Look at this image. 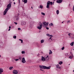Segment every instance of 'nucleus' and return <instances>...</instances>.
<instances>
[{"label": "nucleus", "instance_id": "f257e3e1", "mask_svg": "<svg viewBox=\"0 0 74 74\" xmlns=\"http://www.w3.org/2000/svg\"><path fill=\"white\" fill-rule=\"evenodd\" d=\"M10 3L8 4L7 6V8L5 9V11L3 12L4 15H5L6 14H7V11H8L9 9L11 8V3L12 2H11V0H10Z\"/></svg>", "mask_w": 74, "mask_h": 74}, {"label": "nucleus", "instance_id": "f03ea898", "mask_svg": "<svg viewBox=\"0 0 74 74\" xmlns=\"http://www.w3.org/2000/svg\"><path fill=\"white\" fill-rule=\"evenodd\" d=\"M50 4L51 5H52L53 4L52 2H50V1H49L47 3V6L46 8H49V5H50Z\"/></svg>", "mask_w": 74, "mask_h": 74}, {"label": "nucleus", "instance_id": "7ed1b4c3", "mask_svg": "<svg viewBox=\"0 0 74 74\" xmlns=\"http://www.w3.org/2000/svg\"><path fill=\"white\" fill-rule=\"evenodd\" d=\"M39 25L37 27V28L39 30H41L42 29V24L41 23V22H39Z\"/></svg>", "mask_w": 74, "mask_h": 74}, {"label": "nucleus", "instance_id": "20e7f679", "mask_svg": "<svg viewBox=\"0 0 74 74\" xmlns=\"http://www.w3.org/2000/svg\"><path fill=\"white\" fill-rule=\"evenodd\" d=\"M44 65H40L39 66V67L40 68V70H41V71H44V69H44Z\"/></svg>", "mask_w": 74, "mask_h": 74}, {"label": "nucleus", "instance_id": "39448f33", "mask_svg": "<svg viewBox=\"0 0 74 74\" xmlns=\"http://www.w3.org/2000/svg\"><path fill=\"white\" fill-rule=\"evenodd\" d=\"M43 68H44V69L48 70L49 69H50L51 68V66H49L47 67L46 66H43Z\"/></svg>", "mask_w": 74, "mask_h": 74}, {"label": "nucleus", "instance_id": "423d86ee", "mask_svg": "<svg viewBox=\"0 0 74 74\" xmlns=\"http://www.w3.org/2000/svg\"><path fill=\"white\" fill-rule=\"evenodd\" d=\"M42 23L45 26L47 27L48 26V25L49 24V23H46V22H43Z\"/></svg>", "mask_w": 74, "mask_h": 74}, {"label": "nucleus", "instance_id": "0eeeda50", "mask_svg": "<svg viewBox=\"0 0 74 74\" xmlns=\"http://www.w3.org/2000/svg\"><path fill=\"white\" fill-rule=\"evenodd\" d=\"M45 61H46L47 62V61H48L49 60V56L48 55H47V57L45 58Z\"/></svg>", "mask_w": 74, "mask_h": 74}, {"label": "nucleus", "instance_id": "6e6552de", "mask_svg": "<svg viewBox=\"0 0 74 74\" xmlns=\"http://www.w3.org/2000/svg\"><path fill=\"white\" fill-rule=\"evenodd\" d=\"M45 58L44 57L42 56L41 57V60L43 62H44V61H45Z\"/></svg>", "mask_w": 74, "mask_h": 74}, {"label": "nucleus", "instance_id": "1a4fd4ad", "mask_svg": "<svg viewBox=\"0 0 74 74\" xmlns=\"http://www.w3.org/2000/svg\"><path fill=\"white\" fill-rule=\"evenodd\" d=\"M21 62L23 63H26V60H25V58L23 57L22 58Z\"/></svg>", "mask_w": 74, "mask_h": 74}, {"label": "nucleus", "instance_id": "9d476101", "mask_svg": "<svg viewBox=\"0 0 74 74\" xmlns=\"http://www.w3.org/2000/svg\"><path fill=\"white\" fill-rule=\"evenodd\" d=\"M62 1H63L62 0H57L56 2L57 3H61L62 2Z\"/></svg>", "mask_w": 74, "mask_h": 74}, {"label": "nucleus", "instance_id": "9b49d317", "mask_svg": "<svg viewBox=\"0 0 74 74\" xmlns=\"http://www.w3.org/2000/svg\"><path fill=\"white\" fill-rule=\"evenodd\" d=\"M26 24V22L23 21H21V25H25Z\"/></svg>", "mask_w": 74, "mask_h": 74}, {"label": "nucleus", "instance_id": "f8f14e48", "mask_svg": "<svg viewBox=\"0 0 74 74\" xmlns=\"http://www.w3.org/2000/svg\"><path fill=\"white\" fill-rule=\"evenodd\" d=\"M15 17L16 18V21H19V16H15Z\"/></svg>", "mask_w": 74, "mask_h": 74}, {"label": "nucleus", "instance_id": "ddd939ff", "mask_svg": "<svg viewBox=\"0 0 74 74\" xmlns=\"http://www.w3.org/2000/svg\"><path fill=\"white\" fill-rule=\"evenodd\" d=\"M30 28H32L33 26V22H31L30 23Z\"/></svg>", "mask_w": 74, "mask_h": 74}, {"label": "nucleus", "instance_id": "4468645a", "mask_svg": "<svg viewBox=\"0 0 74 74\" xmlns=\"http://www.w3.org/2000/svg\"><path fill=\"white\" fill-rule=\"evenodd\" d=\"M56 68L59 69H60V67L59 66V65L58 64L56 65Z\"/></svg>", "mask_w": 74, "mask_h": 74}, {"label": "nucleus", "instance_id": "2eb2a0df", "mask_svg": "<svg viewBox=\"0 0 74 74\" xmlns=\"http://www.w3.org/2000/svg\"><path fill=\"white\" fill-rule=\"evenodd\" d=\"M3 72V69L2 68H0V74H1Z\"/></svg>", "mask_w": 74, "mask_h": 74}, {"label": "nucleus", "instance_id": "dca6fc26", "mask_svg": "<svg viewBox=\"0 0 74 74\" xmlns=\"http://www.w3.org/2000/svg\"><path fill=\"white\" fill-rule=\"evenodd\" d=\"M23 2L24 3V4H26L27 2V0H24Z\"/></svg>", "mask_w": 74, "mask_h": 74}, {"label": "nucleus", "instance_id": "f3484780", "mask_svg": "<svg viewBox=\"0 0 74 74\" xmlns=\"http://www.w3.org/2000/svg\"><path fill=\"white\" fill-rule=\"evenodd\" d=\"M70 45L71 46H73L74 45V42H71V43L70 44Z\"/></svg>", "mask_w": 74, "mask_h": 74}, {"label": "nucleus", "instance_id": "a211bd4d", "mask_svg": "<svg viewBox=\"0 0 74 74\" xmlns=\"http://www.w3.org/2000/svg\"><path fill=\"white\" fill-rule=\"evenodd\" d=\"M71 35L72 36H73L72 37V38L74 39V34L71 33Z\"/></svg>", "mask_w": 74, "mask_h": 74}, {"label": "nucleus", "instance_id": "6ab92c4d", "mask_svg": "<svg viewBox=\"0 0 74 74\" xmlns=\"http://www.w3.org/2000/svg\"><path fill=\"white\" fill-rule=\"evenodd\" d=\"M44 40L42 39L40 41L41 43L42 44V43H44Z\"/></svg>", "mask_w": 74, "mask_h": 74}, {"label": "nucleus", "instance_id": "aec40b11", "mask_svg": "<svg viewBox=\"0 0 74 74\" xmlns=\"http://www.w3.org/2000/svg\"><path fill=\"white\" fill-rule=\"evenodd\" d=\"M59 64L60 65H61V64H63V62L62 61H60L59 63Z\"/></svg>", "mask_w": 74, "mask_h": 74}, {"label": "nucleus", "instance_id": "412c9836", "mask_svg": "<svg viewBox=\"0 0 74 74\" xmlns=\"http://www.w3.org/2000/svg\"><path fill=\"white\" fill-rule=\"evenodd\" d=\"M49 54H52V51H51V50H49Z\"/></svg>", "mask_w": 74, "mask_h": 74}, {"label": "nucleus", "instance_id": "4be33fe9", "mask_svg": "<svg viewBox=\"0 0 74 74\" xmlns=\"http://www.w3.org/2000/svg\"><path fill=\"white\" fill-rule=\"evenodd\" d=\"M56 13H57V15H58V14H59V10H57Z\"/></svg>", "mask_w": 74, "mask_h": 74}, {"label": "nucleus", "instance_id": "5701e85b", "mask_svg": "<svg viewBox=\"0 0 74 74\" xmlns=\"http://www.w3.org/2000/svg\"><path fill=\"white\" fill-rule=\"evenodd\" d=\"M39 7L40 8H41V9H42V8H43V6L42 5H40Z\"/></svg>", "mask_w": 74, "mask_h": 74}, {"label": "nucleus", "instance_id": "b1692460", "mask_svg": "<svg viewBox=\"0 0 74 74\" xmlns=\"http://www.w3.org/2000/svg\"><path fill=\"white\" fill-rule=\"evenodd\" d=\"M12 61L13 62H15V59H14V58H12Z\"/></svg>", "mask_w": 74, "mask_h": 74}, {"label": "nucleus", "instance_id": "393cba45", "mask_svg": "<svg viewBox=\"0 0 74 74\" xmlns=\"http://www.w3.org/2000/svg\"><path fill=\"white\" fill-rule=\"evenodd\" d=\"M13 69V67L12 66H10L9 68V70H12Z\"/></svg>", "mask_w": 74, "mask_h": 74}, {"label": "nucleus", "instance_id": "a878e982", "mask_svg": "<svg viewBox=\"0 0 74 74\" xmlns=\"http://www.w3.org/2000/svg\"><path fill=\"white\" fill-rule=\"evenodd\" d=\"M21 53L22 54H24L25 53V51H21Z\"/></svg>", "mask_w": 74, "mask_h": 74}, {"label": "nucleus", "instance_id": "bb28decb", "mask_svg": "<svg viewBox=\"0 0 74 74\" xmlns=\"http://www.w3.org/2000/svg\"><path fill=\"white\" fill-rule=\"evenodd\" d=\"M41 14L42 15H45V13H43L42 12H41Z\"/></svg>", "mask_w": 74, "mask_h": 74}, {"label": "nucleus", "instance_id": "cd10ccee", "mask_svg": "<svg viewBox=\"0 0 74 74\" xmlns=\"http://www.w3.org/2000/svg\"><path fill=\"white\" fill-rule=\"evenodd\" d=\"M19 41H21V43H23V40H22V39H19Z\"/></svg>", "mask_w": 74, "mask_h": 74}, {"label": "nucleus", "instance_id": "c85d7f7f", "mask_svg": "<svg viewBox=\"0 0 74 74\" xmlns=\"http://www.w3.org/2000/svg\"><path fill=\"white\" fill-rule=\"evenodd\" d=\"M69 59H72L73 58H72V57H71V56H70L69 57Z\"/></svg>", "mask_w": 74, "mask_h": 74}, {"label": "nucleus", "instance_id": "c756f323", "mask_svg": "<svg viewBox=\"0 0 74 74\" xmlns=\"http://www.w3.org/2000/svg\"><path fill=\"white\" fill-rule=\"evenodd\" d=\"M68 36H69V37H71V33H69L68 34Z\"/></svg>", "mask_w": 74, "mask_h": 74}, {"label": "nucleus", "instance_id": "7c9ffc66", "mask_svg": "<svg viewBox=\"0 0 74 74\" xmlns=\"http://www.w3.org/2000/svg\"><path fill=\"white\" fill-rule=\"evenodd\" d=\"M13 38H14V39H16V36H13Z\"/></svg>", "mask_w": 74, "mask_h": 74}, {"label": "nucleus", "instance_id": "2f4dec72", "mask_svg": "<svg viewBox=\"0 0 74 74\" xmlns=\"http://www.w3.org/2000/svg\"><path fill=\"white\" fill-rule=\"evenodd\" d=\"M23 16H26V14H25V13L23 14Z\"/></svg>", "mask_w": 74, "mask_h": 74}, {"label": "nucleus", "instance_id": "473e14b6", "mask_svg": "<svg viewBox=\"0 0 74 74\" xmlns=\"http://www.w3.org/2000/svg\"><path fill=\"white\" fill-rule=\"evenodd\" d=\"M50 35V34H46V36H48L49 37V36Z\"/></svg>", "mask_w": 74, "mask_h": 74}, {"label": "nucleus", "instance_id": "72a5a7b5", "mask_svg": "<svg viewBox=\"0 0 74 74\" xmlns=\"http://www.w3.org/2000/svg\"><path fill=\"white\" fill-rule=\"evenodd\" d=\"M50 24L51 26H53V23H51Z\"/></svg>", "mask_w": 74, "mask_h": 74}, {"label": "nucleus", "instance_id": "f704fd0d", "mask_svg": "<svg viewBox=\"0 0 74 74\" xmlns=\"http://www.w3.org/2000/svg\"><path fill=\"white\" fill-rule=\"evenodd\" d=\"M64 47H63L62 48V50H64Z\"/></svg>", "mask_w": 74, "mask_h": 74}, {"label": "nucleus", "instance_id": "c9c22d12", "mask_svg": "<svg viewBox=\"0 0 74 74\" xmlns=\"http://www.w3.org/2000/svg\"><path fill=\"white\" fill-rule=\"evenodd\" d=\"M49 37H53V36H52V35H49Z\"/></svg>", "mask_w": 74, "mask_h": 74}, {"label": "nucleus", "instance_id": "e433bc0d", "mask_svg": "<svg viewBox=\"0 0 74 74\" xmlns=\"http://www.w3.org/2000/svg\"><path fill=\"white\" fill-rule=\"evenodd\" d=\"M14 24H15V25H17V24H18V23H17L16 22H14Z\"/></svg>", "mask_w": 74, "mask_h": 74}, {"label": "nucleus", "instance_id": "4c0bfd02", "mask_svg": "<svg viewBox=\"0 0 74 74\" xmlns=\"http://www.w3.org/2000/svg\"><path fill=\"white\" fill-rule=\"evenodd\" d=\"M15 61H18V60H19V59H16L15 60Z\"/></svg>", "mask_w": 74, "mask_h": 74}, {"label": "nucleus", "instance_id": "58836bf2", "mask_svg": "<svg viewBox=\"0 0 74 74\" xmlns=\"http://www.w3.org/2000/svg\"><path fill=\"white\" fill-rule=\"evenodd\" d=\"M18 30H20L21 29L20 28H18Z\"/></svg>", "mask_w": 74, "mask_h": 74}, {"label": "nucleus", "instance_id": "ea45409f", "mask_svg": "<svg viewBox=\"0 0 74 74\" xmlns=\"http://www.w3.org/2000/svg\"><path fill=\"white\" fill-rule=\"evenodd\" d=\"M46 29L47 30H49V27H46Z\"/></svg>", "mask_w": 74, "mask_h": 74}, {"label": "nucleus", "instance_id": "a19ab883", "mask_svg": "<svg viewBox=\"0 0 74 74\" xmlns=\"http://www.w3.org/2000/svg\"><path fill=\"white\" fill-rule=\"evenodd\" d=\"M19 60H21V59H22V58L21 57H20L19 58Z\"/></svg>", "mask_w": 74, "mask_h": 74}, {"label": "nucleus", "instance_id": "79ce46f5", "mask_svg": "<svg viewBox=\"0 0 74 74\" xmlns=\"http://www.w3.org/2000/svg\"><path fill=\"white\" fill-rule=\"evenodd\" d=\"M49 39H51V40H52V37H50L49 38Z\"/></svg>", "mask_w": 74, "mask_h": 74}, {"label": "nucleus", "instance_id": "37998d69", "mask_svg": "<svg viewBox=\"0 0 74 74\" xmlns=\"http://www.w3.org/2000/svg\"><path fill=\"white\" fill-rule=\"evenodd\" d=\"M70 23V21H68L67 22V23Z\"/></svg>", "mask_w": 74, "mask_h": 74}, {"label": "nucleus", "instance_id": "c03bdc74", "mask_svg": "<svg viewBox=\"0 0 74 74\" xmlns=\"http://www.w3.org/2000/svg\"><path fill=\"white\" fill-rule=\"evenodd\" d=\"M72 56L73 58L74 57V56H73V54L72 55Z\"/></svg>", "mask_w": 74, "mask_h": 74}, {"label": "nucleus", "instance_id": "a18cd8bd", "mask_svg": "<svg viewBox=\"0 0 74 74\" xmlns=\"http://www.w3.org/2000/svg\"><path fill=\"white\" fill-rule=\"evenodd\" d=\"M11 30V29H9L8 30V31H10V30Z\"/></svg>", "mask_w": 74, "mask_h": 74}, {"label": "nucleus", "instance_id": "49530a36", "mask_svg": "<svg viewBox=\"0 0 74 74\" xmlns=\"http://www.w3.org/2000/svg\"><path fill=\"white\" fill-rule=\"evenodd\" d=\"M19 14H17V15H16V16H19Z\"/></svg>", "mask_w": 74, "mask_h": 74}, {"label": "nucleus", "instance_id": "de8ad7c7", "mask_svg": "<svg viewBox=\"0 0 74 74\" xmlns=\"http://www.w3.org/2000/svg\"><path fill=\"white\" fill-rule=\"evenodd\" d=\"M53 4H54V2H53Z\"/></svg>", "mask_w": 74, "mask_h": 74}, {"label": "nucleus", "instance_id": "09e8293b", "mask_svg": "<svg viewBox=\"0 0 74 74\" xmlns=\"http://www.w3.org/2000/svg\"><path fill=\"white\" fill-rule=\"evenodd\" d=\"M9 29H11V26H9Z\"/></svg>", "mask_w": 74, "mask_h": 74}, {"label": "nucleus", "instance_id": "8fccbe9b", "mask_svg": "<svg viewBox=\"0 0 74 74\" xmlns=\"http://www.w3.org/2000/svg\"><path fill=\"white\" fill-rule=\"evenodd\" d=\"M14 4H15L16 3H15V2H14Z\"/></svg>", "mask_w": 74, "mask_h": 74}, {"label": "nucleus", "instance_id": "3c124183", "mask_svg": "<svg viewBox=\"0 0 74 74\" xmlns=\"http://www.w3.org/2000/svg\"><path fill=\"white\" fill-rule=\"evenodd\" d=\"M31 8H32V9H33V7H32Z\"/></svg>", "mask_w": 74, "mask_h": 74}, {"label": "nucleus", "instance_id": "603ef678", "mask_svg": "<svg viewBox=\"0 0 74 74\" xmlns=\"http://www.w3.org/2000/svg\"><path fill=\"white\" fill-rule=\"evenodd\" d=\"M19 0V3H20V1H19V0Z\"/></svg>", "mask_w": 74, "mask_h": 74}, {"label": "nucleus", "instance_id": "864d4df0", "mask_svg": "<svg viewBox=\"0 0 74 74\" xmlns=\"http://www.w3.org/2000/svg\"><path fill=\"white\" fill-rule=\"evenodd\" d=\"M23 1H23V0H22V2H23Z\"/></svg>", "mask_w": 74, "mask_h": 74}, {"label": "nucleus", "instance_id": "5fc2aeb1", "mask_svg": "<svg viewBox=\"0 0 74 74\" xmlns=\"http://www.w3.org/2000/svg\"><path fill=\"white\" fill-rule=\"evenodd\" d=\"M63 23V22H62V23Z\"/></svg>", "mask_w": 74, "mask_h": 74}, {"label": "nucleus", "instance_id": "6e6d98bb", "mask_svg": "<svg viewBox=\"0 0 74 74\" xmlns=\"http://www.w3.org/2000/svg\"><path fill=\"white\" fill-rule=\"evenodd\" d=\"M27 18H28V17L27 16Z\"/></svg>", "mask_w": 74, "mask_h": 74}, {"label": "nucleus", "instance_id": "4d7b16f0", "mask_svg": "<svg viewBox=\"0 0 74 74\" xmlns=\"http://www.w3.org/2000/svg\"><path fill=\"white\" fill-rule=\"evenodd\" d=\"M0 57H1V55H0Z\"/></svg>", "mask_w": 74, "mask_h": 74}, {"label": "nucleus", "instance_id": "13d9d810", "mask_svg": "<svg viewBox=\"0 0 74 74\" xmlns=\"http://www.w3.org/2000/svg\"><path fill=\"white\" fill-rule=\"evenodd\" d=\"M39 32H40V31H39Z\"/></svg>", "mask_w": 74, "mask_h": 74}, {"label": "nucleus", "instance_id": "bf43d9fd", "mask_svg": "<svg viewBox=\"0 0 74 74\" xmlns=\"http://www.w3.org/2000/svg\"><path fill=\"white\" fill-rule=\"evenodd\" d=\"M70 64H69V65H70Z\"/></svg>", "mask_w": 74, "mask_h": 74}, {"label": "nucleus", "instance_id": "052dcab7", "mask_svg": "<svg viewBox=\"0 0 74 74\" xmlns=\"http://www.w3.org/2000/svg\"><path fill=\"white\" fill-rule=\"evenodd\" d=\"M14 0H13V1H14Z\"/></svg>", "mask_w": 74, "mask_h": 74}, {"label": "nucleus", "instance_id": "680f3d73", "mask_svg": "<svg viewBox=\"0 0 74 74\" xmlns=\"http://www.w3.org/2000/svg\"><path fill=\"white\" fill-rule=\"evenodd\" d=\"M73 50L74 51V49H73Z\"/></svg>", "mask_w": 74, "mask_h": 74}, {"label": "nucleus", "instance_id": "e2e57ef3", "mask_svg": "<svg viewBox=\"0 0 74 74\" xmlns=\"http://www.w3.org/2000/svg\"><path fill=\"white\" fill-rule=\"evenodd\" d=\"M54 0V1H55V0Z\"/></svg>", "mask_w": 74, "mask_h": 74}]
</instances>
